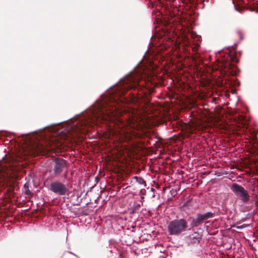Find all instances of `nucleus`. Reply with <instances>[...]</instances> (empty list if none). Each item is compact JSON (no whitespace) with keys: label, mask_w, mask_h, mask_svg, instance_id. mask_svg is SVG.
<instances>
[{"label":"nucleus","mask_w":258,"mask_h":258,"mask_svg":"<svg viewBox=\"0 0 258 258\" xmlns=\"http://www.w3.org/2000/svg\"><path fill=\"white\" fill-rule=\"evenodd\" d=\"M107 99H104L100 102H96L95 105V110L92 112L93 117L91 121H97V120H108L114 121L117 119L116 107H114L110 103L107 102Z\"/></svg>","instance_id":"obj_1"},{"label":"nucleus","mask_w":258,"mask_h":258,"mask_svg":"<svg viewBox=\"0 0 258 258\" xmlns=\"http://www.w3.org/2000/svg\"><path fill=\"white\" fill-rule=\"evenodd\" d=\"M84 127L79 121H72L64 124L60 131L61 137L63 139H75L79 133H84Z\"/></svg>","instance_id":"obj_2"},{"label":"nucleus","mask_w":258,"mask_h":258,"mask_svg":"<svg viewBox=\"0 0 258 258\" xmlns=\"http://www.w3.org/2000/svg\"><path fill=\"white\" fill-rule=\"evenodd\" d=\"M187 228V223L183 219H175L167 225V230L170 235H178L186 231Z\"/></svg>","instance_id":"obj_3"},{"label":"nucleus","mask_w":258,"mask_h":258,"mask_svg":"<svg viewBox=\"0 0 258 258\" xmlns=\"http://www.w3.org/2000/svg\"><path fill=\"white\" fill-rule=\"evenodd\" d=\"M45 150L43 145L38 143H30L27 146V149L24 151L25 156L31 155L33 156H37L39 153L44 151Z\"/></svg>","instance_id":"obj_4"},{"label":"nucleus","mask_w":258,"mask_h":258,"mask_svg":"<svg viewBox=\"0 0 258 258\" xmlns=\"http://www.w3.org/2000/svg\"><path fill=\"white\" fill-rule=\"evenodd\" d=\"M50 190L59 196L65 195L69 192V190L65 185L59 182H52L50 184Z\"/></svg>","instance_id":"obj_5"},{"label":"nucleus","mask_w":258,"mask_h":258,"mask_svg":"<svg viewBox=\"0 0 258 258\" xmlns=\"http://www.w3.org/2000/svg\"><path fill=\"white\" fill-rule=\"evenodd\" d=\"M232 190L236 194L238 195L243 202H247L249 199L247 191L240 185L233 183L232 185Z\"/></svg>","instance_id":"obj_6"},{"label":"nucleus","mask_w":258,"mask_h":258,"mask_svg":"<svg viewBox=\"0 0 258 258\" xmlns=\"http://www.w3.org/2000/svg\"><path fill=\"white\" fill-rule=\"evenodd\" d=\"M212 216L211 212H207L204 214H198L196 219H194L191 223V226H198V225L205 220H207Z\"/></svg>","instance_id":"obj_7"},{"label":"nucleus","mask_w":258,"mask_h":258,"mask_svg":"<svg viewBox=\"0 0 258 258\" xmlns=\"http://www.w3.org/2000/svg\"><path fill=\"white\" fill-rule=\"evenodd\" d=\"M66 166L65 161L63 159H57L55 160L54 172L55 174L61 172Z\"/></svg>","instance_id":"obj_8"},{"label":"nucleus","mask_w":258,"mask_h":258,"mask_svg":"<svg viewBox=\"0 0 258 258\" xmlns=\"http://www.w3.org/2000/svg\"><path fill=\"white\" fill-rule=\"evenodd\" d=\"M125 131H119V136H120V138H121V137L123 136H125Z\"/></svg>","instance_id":"obj_9"},{"label":"nucleus","mask_w":258,"mask_h":258,"mask_svg":"<svg viewBox=\"0 0 258 258\" xmlns=\"http://www.w3.org/2000/svg\"><path fill=\"white\" fill-rule=\"evenodd\" d=\"M236 228H237V229H240V228H241V227H240V226H237V227H236Z\"/></svg>","instance_id":"obj_10"},{"label":"nucleus","mask_w":258,"mask_h":258,"mask_svg":"<svg viewBox=\"0 0 258 258\" xmlns=\"http://www.w3.org/2000/svg\"><path fill=\"white\" fill-rule=\"evenodd\" d=\"M134 178H136V179H138V177H136V176H135V177H134Z\"/></svg>","instance_id":"obj_11"}]
</instances>
